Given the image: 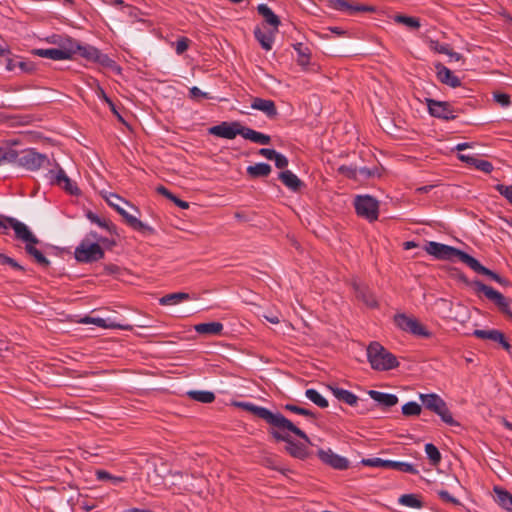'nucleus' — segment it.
I'll return each mask as SVG.
<instances>
[{"label":"nucleus","instance_id":"f257e3e1","mask_svg":"<svg viewBox=\"0 0 512 512\" xmlns=\"http://www.w3.org/2000/svg\"><path fill=\"white\" fill-rule=\"evenodd\" d=\"M233 405L265 421L269 425L268 434L276 442H285V451L291 457L300 460H305L309 457L308 448L305 443L311 444L310 438L283 414L280 412L274 413L265 407L251 402L235 401Z\"/></svg>","mask_w":512,"mask_h":512},{"label":"nucleus","instance_id":"f03ea898","mask_svg":"<svg viewBox=\"0 0 512 512\" xmlns=\"http://www.w3.org/2000/svg\"><path fill=\"white\" fill-rule=\"evenodd\" d=\"M6 220L8 221L11 228H13L16 238L26 243V253L32 256L39 265L48 267L50 265V261L43 255L40 250L35 247V245L39 243V239L29 230V228L24 223L18 221L15 218H7Z\"/></svg>","mask_w":512,"mask_h":512},{"label":"nucleus","instance_id":"7ed1b4c3","mask_svg":"<svg viewBox=\"0 0 512 512\" xmlns=\"http://www.w3.org/2000/svg\"><path fill=\"white\" fill-rule=\"evenodd\" d=\"M367 359L371 368L377 371H388L399 366L396 356L376 341L368 345Z\"/></svg>","mask_w":512,"mask_h":512},{"label":"nucleus","instance_id":"20e7f679","mask_svg":"<svg viewBox=\"0 0 512 512\" xmlns=\"http://www.w3.org/2000/svg\"><path fill=\"white\" fill-rule=\"evenodd\" d=\"M422 405L431 412L437 414L441 420L449 426H459L450 412L446 402L436 393L420 394Z\"/></svg>","mask_w":512,"mask_h":512},{"label":"nucleus","instance_id":"39448f33","mask_svg":"<svg viewBox=\"0 0 512 512\" xmlns=\"http://www.w3.org/2000/svg\"><path fill=\"white\" fill-rule=\"evenodd\" d=\"M467 285L474 288L477 293H484V295L499 308L501 313L507 316L512 321V311L506 297L500 292L482 283L479 280L469 281L466 277L461 278Z\"/></svg>","mask_w":512,"mask_h":512},{"label":"nucleus","instance_id":"423d86ee","mask_svg":"<svg viewBox=\"0 0 512 512\" xmlns=\"http://www.w3.org/2000/svg\"><path fill=\"white\" fill-rule=\"evenodd\" d=\"M424 250L429 255L435 257L438 260H444V261H454V259H458L462 263L465 264V261L468 257V253L450 246L446 244H442L435 241H429L426 243Z\"/></svg>","mask_w":512,"mask_h":512},{"label":"nucleus","instance_id":"0eeeda50","mask_svg":"<svg viewBox=\"0 0 512 512\" xmlns=\"http://www.w3.org/2000/svg\"><path fill=\"white\" fill-rule=\"evenodd\" d=\"M106 200L108 205L114 208L124 218L126 224L133 230L138 231L143 235H152L155 233L154 228L143 223L135 216H132L120 206V202H124V199L122 197L112 193Z\"/></svg>","mask_w":512,"mask_h":512},{"label":"nucleus","instance_id":"6e6552de","mask_svg":"<svg viewBox=\"0 0 512 512\" xmlns=\"http://www.w3.org/2000/svg\"><path fill=\"white\" fill-rule=\"evenodd\" d=\"M75 259L80 263H93L104 258L105 253L101 245L84 238L75 248Z\"/></svg>","mask_w":512,"mask_h":512},{"label":"nucleus","instance_id":"1a4fd4ad","mask_svg":"<svg viewBox=\"0 0 512 512\" xmlns=\"http://www.w3.org/2000/svg\"><path fill=\"white\" fill-rule=\"evenodd\" d=\"M356 214L369 222H374L379 216V201L371 195H357L354 199Z\"/></svg>","mask_w":512,"mask_h":512},{"label":"nucleus","instance_id":"9d476101","mask_svg":"<svg viewBox=\"0 0 512 512\" xmlns=\"http://www.w3.org/2000/svg\"><path fill=\"white\" fill-rule=\"evenodd\" d=\"M19 166L29 171H37L40 168H49L52 164L47 155L30 148L20 152Z\"/></svg>","mask_w":512,"mask_h":512},{"label":"nucleus","instance_id":"9b49d317","mask_svg":"<svg viewBox=\"0 0 512 512\" xmlns=\"http://www.w3.org/2000/svg\"><path fill=\"white\" fill-rule=\"evenodd\" d=\"M57 170L49 169L45 177L48 179L51 185H57L63 188L67 193L71 195H79L80 189L77 184L73 182L65 173V171L55 163Z\"/></svg>","mask_w":512,"mask_h":512},{"label":"nucleus","instance_id":"f8f14e48","mask_svg":"<svg viewBox=\"0 0 512 512\" xmlns=\"http://www.w3.org/2000/svg\"><path fill=\"white\" fill-rule=\"evenodd\" d=\"M428 111L431 116L444 120H453L456 118V110L447 101H438L434 99H426Z\"/></svg>","mask_w":512,"mask_h":512},{"label":"nucleus","instance_id":"ddd939ff","mask_svg":"<svg viewBox=\"0 0 512 512\" xmlns=\"http://www.w3.org/2000/svg\"><path fill=\"white\" fill-rule=\"evenodd\" d=\"M244 127L239 122H222L219 125L213 126L209 128V134L224 138V139H234L237 135H241L243 137Z\"/></svg>","mask_w":512,"mask_h":512},{"label":"nucleus","instance_id":"4468645a","mask_svg":"<svg viewBox=\"0 0 512 512\" xmlns=\"http://www.w3.org/2000/svg\"><path fill=\"white\" fill-rule=\"evenodd\" d=\"M331 8L346 12L349 15H355L360 12H374L375 8L368 5L352 4L347 0H327Z\"/></svg>","mask_w":512,"mask_h":512},{"label":"nucleus","instance_id":"2eb2a0df","mask_svg":"<svg viewBox=\"0 0 512 512\" xmlns=\"http://www.w3.org/2000/svg\"><path fill=\"white\" fill-rule=\"evenodd\" d=\"M472 335L478 339L482 340H490L496 343H499L507 352H510L511 345L507 341L504 333L499 330L491 329V330H483V329H475Z\"/></svg>","mask_w":512,"mask_h":512},{"label":"nucleus","instance_id":"dca6fc26","mask_svg":"<svg viewBox=\"0 0 512 512\" xmlns=\"http://www.w3.org/2000/svg\"><path fill=\"white\" fill-rule=\"evenodd\" d=\"M317 455L323 463L334 469L345 470L349 467V461L345 457L335 454L331 449H319Z\"/></svg>","mask_w":512,"mask_h":512},{"label":"nucleus","instance_id":"f3484780","mask_svg":"<svg viewBox=\"0 0 512 512\" xmlns=\"http://www.w3.org/2000/svg\"><path fill=\"white\" fill-rule=\"evenodd\" d=\"M78 322L81 324H94L98 327L105 329H120L125 331H131L133 329L132 325L130 324H120L100 317L85 316L81 318Z\"/></svg>","mask_w":512,"mask_h":512},{"label":"nucleus","instance_id":"a211bd4d","mask_svg":"<svg viewBox=\"0 0 512 512\" xmlns=\"http://www.w3.org/2000/svg\"><path fill=\"white\" fill-rule=\"evenodd\" d=\"M434 67L436 69L437 79L452 88H456L461 86L460 79L453 74V72L448 69L445 65H443L440 62H437L434 64Z\"/></svg>","mask_w":512,"mask_h":512},{"label":"nucleus","instance_id":"6ab92c4d","mask_svg":"<svg viewBox=\"0 0 512 512\" xmlns=\"http://www.w3.org/2000/svg\"><path fill=\"white\" fill-rule=\"evenodd\" d=\"M251 108L262 111L270 119H273L278 115L275 102L270 99L255 97L252 100Z\"/></svg>","mask_w":512,"mask_h":512},{"label":"nucleus","instance_id":"aec40b11","mask_svg":"<svg viewBox=\"0 0 512 512\" xmlns=\"http://www.w3.org/2000/svg\"><path fill=\"white\" fill-rule=\"evenodd\" d=\"M278 179L291 191L299 192L305 184L292 171L284 170L279 173Z\"/></svg>","mask_w":512,"mask_h":512},{"label":"nucleus","instance_id":"412c9836","mask_svg":"<svg viewBox=\"0 0 512 512\" xmlns=\"http://www.w3.org/2000/svg\"><path fill=\"white\" fill-rule=\"evenodd\" d=\"M458 158L462 162H465L468 165H471V166L475 167L476 169H478L482 172H485L487 174L491 173L493 171L492 163L487 160L479 159L477 157L465 155V154H459Z\"/></svg>","mask_w":512,"mask_h":512},{"label":"nucleus","instance_id":"4be33fe9","mask_svg":"<svg viewBox=\"0 0 512 512\" xmlns=\"http://www.w3.org/2000/svg\"><path fill=\"white\" fill-rule=\"evenodd\" d=\"M368 395L378 404L386 408L393 407L398 403V397L395 394L369 390Z\"/></svg>","mask_w":512,"mask_h":512},{"label":"nucleus","instance_id":"5701e85b","mask_svg":"<svg viewBox=\"0 0 512 512\" xmlns=\"http://www.w3.org/2000/svg\"><path fill=\"white\" fill-rule=\"evenodd\" d=\"M257 12L264 18L265 22L273 28L274 31H278L281 21L267 4H259L257 6Z\"/></svg>","mask_w":512,"mask_h":512},{"label":"nucleus","instance_id":"b1692460","mask_svg":"<svg viewBox=\"0 0 512 512\" xmlns=\"http://www.w3.org/2000/svg\"><path fill=\"white\" fill-rule=\"evenodd\" d=\"M32 53L36 56L42 58H48L52 60H67L69 59V54L60 50L58 48H47V49H34Z\"/></svg>","mask_w":512,"mask_h":512},{"label":"nucleus","instance_id":"393cba45","mask_svg":"<svg viewBox=\"0 0 512 512\" xmlns=\"http://www.w3.org/2000/svg\"><path fill=\"white\" fill-rule=\"evenodd\" d=\"M276 32L277 31H274L273 29L268 32H264L260 27H256L254 30V36H255V39L261 45V47L264 50L269 51L272 49L274 35Z\"/></svg>","mask_w":512,"mask_h":512},{"label":"nucleus","instance_id":"a878e982","mask_svg":"<svg viewBox=\"0 0 512 512\" xmlns=\"http://www.w3.org/2000/svg\"><path fill=\"white\" fill-rule=\"evenodd\" d=\"M465 264L472 269L474 272L485 275L489 277L492 280H495L498 273L488 269L487 267L483 266L476 258H474L471 255H468Z\"/></svg>","mask_w":512,"mask_h":512},{"label":"nucleus","instance_id":"bb28decb","mask_svg":"<svg viewBox=\"0 0 512 512\" xmlns=\"http://www.w3.org/2000/svg\"><path fill=\"white\" fill-rule=\"evenodd\" d=\"M355 295L357 299L363 301V303L370 308H376L378 306L375 296L367 287L355 285Z\"/></svg>","mask_w":512,"mask_h":512},{"label":"nucleus","instance_id":"cd10ccee","mask_svg":"<svg viewBox=\"0 0 512 512\" xmlns=\"http://www.w3.org/2000/svg\"><path fill=\"white\" fill-rule=\"evenodd\" d=\"M331 392L333 393V395L339 400V401H342L350 406H354L357 404L358 402V397L346 390V389H343V388H339V387H333V386H329Z\"/></svg>","mask_w":512,"mask_h":512},{"label":"nucleus","instance_id":"c85d7f7f","mask_svg":"<svg viewBox=\"0 0 512 512\" xmlns=\"http://www.w3.org/2000/svg\"><path fill=\"white\" fill-rule=\"evenodd\" d=\"M194 328L199 334L219 335L223 330V324L220 322L199 323Z\"/></svg>","mask_w":512,"mask_h":512},{"label":"nucleus","instance_id":"c756f323","mask_svg":"<svg viewBox=\"0 0 512 512\" xmlns=\"http://www.w3.org/2000/svg\"><path fill=\"white\" fill-rule=\"evenodd\" d=\"M243 138L250 140L254 143L261 145H269L271 142V138L269 135L263 134L261 132L255 131L249 127H244Z\"/></svg>","mask_w":512,"mask_h":512},{"label":"nucleus","instance_id":"7c9ffc66","mask_svg":"<svg viewBox=\"0 0 512 512\" xmlns=\"http://www.w3.org/2000/svg\"><path fill=\"white\" fill-rule=\"evenodd\" d=\"M497 503L509 512H512V495L505 489L494 487Z\"/></svg>","mask_w":512,"mask_h":512},{"label":"nucleus","instance_id":"2f4dec72","mask_svg":"<svg viewBox=\"0 0 512 512\" xmlns=\"http://www.w3.org/2000/svg\"><path fill=\"white\" fill-rule=\"evenodd\" d=\"M271 166L268 163H257L247 167L246 172L251 178L267 177L271 173Z\"/></svg>","mask_w":512,"mask_h":512},{"label":"nucleus","instance_id":"473e14b6","mask_svg":"<svg viewBox=\"0 0 512 512\" xmlns=\"http://www.w3.org/2000/svg\"><path fill=\"white\" fill-rule=\"evenodd\" d=\"M190 299H191L190 294H188L186 292H175V293L166 294L163 297H161L159 299V303L163 306L176 305L180 302L187 301Z\"/></svg>","mask_w":512,"mask_h":512},{"label":"nucleus","instance_id":"72a5a7b5","mask_svg":"<svg viewBox=\"0 0 512 512\" xmlns=\"http://www.w3.org/2000/svg\"><path fill=\"white\" fill-rule=\"evenodd\" d=\"M293 47L298 55L297 63L302 67H307L310 64L311 50L303 43H296Z\"/></svg>","mask_w":512,"mask_h":512},{"label":"nucleus","instance_id":"f704fd0d","mask_svg":"<svg viewBox=\"0 0 512 512\" xmlns=\"http://www.w3.org/2000/svg\"><path fill=\"white\" fill-rule=\"evenodd\" d=\"M399 504L414 508L421 509L424 507V502L421 499V496L417 494H403L398 499Z\"/></svg>","mask_w":512,"mask_h":512},{"label":"nucleus","instance_id":"c9c22d12","mask_svg":"<svg viewBox=\"0 0 512 512\" xmlns=\"http://www.w3.org/2000/svg\"><path fill=\"white\" fill-rule=\"evenodd\" d=\"M385 468L394 469L410 474H418V470L412 464L407 462L386 460Z\"/></svg>","mask_w":512,"mask_h":512},{"label":"nucleus","instance_id":"e433bc0d","mask_svg":"<svg viewBox=\"0 0 512 512\" xmlns=\"http://www.w3.org/2000/svg\"><path fill=\"white\" fill-rule=\"evenodd\" d=\"M87 218L92 222L97 224L98 226L106 229L109 233L113 234L116 233V226L107 219L100 218L97 214H95L92 211H88L86 214Z\"/></svg>","mask_w":512,"mask_h":512},{"label":"nucleus","instance_id":"4c0bfd02","mask_svg":"<svg viewBox=\"0 0 512 512\" xmlns=\"http://www.w3.org/2000/svg\"><path fill=\"white\" fill-rule=\"evenodd\" d=\"M415 317L398 313L394 316V324L402 331L409 333Z\"/></svg>","mask_w":512,"mask_h":512},{"label":"nucleus","instance_id":"58836bf2","mask_svg":"<svg viewBox=\"0 0 512 512\" xmlns=\"http://www.w3.org/2000/svg\"><path fill=\"white\" fill-rule=\"evenodd\" d=\"M187 395L191 399L201 402V403H211L215 400V395L211 391L192 390V391H188Z\"/></svg>","mask_w":512,"mask_h":512},{"label":"nucleus","instance_id":"ea45409f","mask_svg":"<svg viewBox=\"0 0 512 512\" xmlns=\"http://www.w3.org/2000/svg\"><path fill=\"white\" fill-rule=\"evenodd\" d=\"M80 48V44L71 37H67L62 40L59 49L69 54V59H72L73 55L77 53Z\"/></svg>","mask_w":512,"mask_h":512},{"label":"nucleus","instance_id":"a19ab883","mask_svg":"<svg viewBox=\"0 0 512 512\" xmlns=\"http://www.w3.org/2000/svg\"><path fill=\"white\" fill-rule=\"evenodd\" d=\"M305 396L320 408L328 407L329 403L317 390L310 388L305 391Z\"/></svg>","mask_w":512,"mask_h":512},{"label":"nucleus","instance_id":"79ce46f5","mask_svg":"<svg viewBox=\"0 0 512 512\" xmlns=\"http://www.w3.org/2000/svg\"><path fill=\"white\" fill-rule=\"evenodd\" d=\"M394 21L396 23L403 24L413 30L419 29L421 26L419 18L402 14L395 15Z\"/></svg>","mask_w":512,"mask_h":512},{"label":"nucleus","instance_id":"37998d69","mask_svg":"<svg viewBox=\"0 0 512 512\" xmlns=\"http://www.w3.org/2000/svg\"><path fill=\"white\" fill-rule=\"evenodd\" d=\"M410 334L422 337V338H430L432 337V332L427 329L425 325H423L418 319H414L413 324L410 329Z\"/></svg>","mask_w":512,"mask_h":512},{"label":"nucleus","instance_id":"c03bdc74","mask_svg":"<svg viewBox=\"0 0 512 512\" xmlns=\"http://www.w3.org/2000/svg\"><path fill=\"white\" fill-rule=\"evenodd\" d=\"M421 411L422 406L415 401H409L401 408L402 414L406 417L419 416Z\"/></svg>","mask_w":512,"mask_h":512},{"label":"nucleus","instance_id":"a18cd8bd","mask_svg":"<svg viewBox=\"0 0 512 512\" xmlns=\"http://www.w3.org/2000/svg\"><path fill=\"white\" fill-rule=\"evenodd\" d=\"M96 479L99 481H111L112 484L117 485L119 483L125 482L126 478L122 476H114L110 474L106 470H96L95 472Z\"/></svg>","mask_w":512,"mask_h":512},{"label":"nucleus","instance_id":"49530a36","mask_svg":"<svg viewBox=\"0 0 512 512\" xmlns=\"http://www.w3.org/2000/svg\"><path fill=\"white\" fill-rule=\"evenodd\" d=\"M425 452H426L427 457L430 460L432 465H434V466L439 465L442 457H441V453L439 452L438 448L434 444L427 443L425 445Z\"/></svg>","mask_w":512,"mask_h":512},{"label":"nucleus","instance_id":"de8ad7c7","mask_svg":"<svg viewBox=\"0 0 512 512\" xmlns=\"http://www.w3.org/2000/svg\"><path fill=\"white\" fill-rule=\"evenodd\" d=\"M284 409L286 411H289V412H292L295 414H299V415H303V416L311 418V419H315L317 416V414L315 412H313L309 409L294 405V404H289V403L285 404Z\"/></svg>","mask_w":512,"mask_h":512},{"label":"nucleus","instance_id":"09e8293b","mask_svg":"<svg viewBox=\"0 0 512 512\" xmlns=\"http://www.w3.org/2000/svg\"><path fill=\"white\" fill-rule=\"evenodd\" d=\"M99 51H100L99 49H97L93 46H90V45H86V46L80 45V48L78 49L77 53H79L83 58L94 62L95 59H97V55H98Z\"/></svg>","mask_w":512,"mask_h":512},{"label":"nucleus","instance_id":"8fccbe9b","mask_svg":"<svg viewBox=\"0 0 512 512\" xmlns=\"http://www.w3.org/2000/svg\"><path fill=\"white\" fill-rule=\"evenodd\" d=\"M0 265L9 266L11 269L19 272H25V268L19 264L15 259L0 253Z\"/></svg>","mask_w":512,"mask_h":512},{"label":"nucleus","instance_id":"3c124183","mask_svg":"<svg viewBox=\"0 0 512 512\" xmlns=\"http://www.w3.org/2000/svg\"><path fill=\"white\" fill-rule=\"evenodd\" d=\"M19 157H20V153H18L16 150H14V149L5 150V149L1 148V164L3 162H9V163L16 162L19 165Z\"/></svg>","mask_w":512,"mask_h":512},{"label":"nucleus","instance_id":"603ef678","mask_svg":"<svg viewBox=\"0 0 512 512\" xmlns=\"http://www.w3.org/2000/svg\"><path fill=\"white\" fill-rule=\"evenodd\" d=\"M94 62L100 64L101 66H103L105 68H111V69L117 68L118 70H120V68L116 65V62L114 60H112L107 54H104L101 51H99V53L97 55V59H95Z\"/></svg>","mask_w":512,"mask_h":512},{"label":"nucleus","instance_id":"864d4df0","mask_svg":"<svg viewBox=\"0 0 512 512\" xmlns=\"http://www.w3.org/2000/svg\"><path fill=\"white\" fill-rule=\"evenodd\" d=\"M427 43L430 50L439 54L447 55L451 48L449 44H441L439 41L433 39H428Z\"/></svg>","mask_w":512,"mask_h":512},{"label":"nucleus","instance_id":"5fc2aeb1","mask_svg":"<svg viewBox=\"0 0 512 512\" xmlns=\"http://www.w3.org/2000/svg\"><path fill=\"white\" fill-rule=\"evenodd\" d=\"M338 172L340 174H343L349 179H357L358 176V169L356 167L347 166V165H341L338 168Z\"/></svg>","mask_w":512,"mask_h":512},{"label":"nucleus","instance_id":"6e6d98bb","mask_svg":"<svg viewBox=\"0 0 512 512\" xmlns=\"http://www.w3.org/2000/svg\"><path fill=\"white\" fill-rule=\"evenodd\" d=\"M263 465L267 468H270V469H273V470H276V471H279L281 472L282 474L286 475L288 472H291L290 469L288 468H279L276 464H275V460L271 457H266L263 459Z\"/></svg>","mask_w":512,"mask_h":512},{"label":"nucleus","instance_id":"4d7b16f0","mask_svg":"<svg viewBox=\"0 0 512 512\" xmlns=\"http://www.w3.org/2000/svg\"><path fill=\"white\" fill-rule=\"evenodd\" d=\"M361 463L365 466L385 468L386 460L375 457V458L363 459L361 461Z\"/></svg>","mask_w":512,"mask_h":512},{"label":"nucleus","instance_id":"13d9d810","mask_svg":"<svg viewBox=\"0 0 512 512\" xmlns=\"http://www.w3.org/2000/svg\"><path fill=\"white\" fill-rule=\"evenodd\" d=\"M496 190L512 204V185L497 184Z\"/></svg>","mask_w":512,"mask_h":512},{"label":"nucleus","instance_id":"bf43d9fd","mask_svg":"<svg viewBox=\"0 0 512 512\" xmlns=\"http://www.w3.org/2000/svg\"><path fill=\"white\" fill-rule=\"evenodd\" d=\"M190 40L186 37H181L176 41L175 51L178 55L183 54L189 47Z\"/></svg>","mask_w":512,"mask_h":512},{"label":"nucleus","instance_id":"052dcab7","mask_svg":"<svg viewBox=\"0 0 512 512\" xmlns=\"http://www.w3.org/2000/svg\"><path fill=\"white\" fill-rule=\"evenodd\" d=\"M437 494H438L439 498L444 502L452 503L455 505L460 504L459 500L456 499L455 497H453L452 495H450L449 492L446 490H439V491H437Z\"/></svg>","mask_w":512,"mask_h":512},{"label":"nucleus","instance_id":"680f3d73","mask_svg":"<svg viewBox=\"0 0 512 512\" xmlns=\"http://www.w3.org/2000/svg\"><path fill=\"white\" fill-rule=\"evenodd\" d=\"M275 166L279 169H284L288 166V159L285 155L277 152L276 157L273 158Z\"/></svg>","mask_w":512,"mask_h":512},{"label":"nucleus","instance_id":"e2e57ef3","mask_svg":"<svg viewBox=\"0 0 512 512\" xmlns=\"http://www.w3.org/2000/svg\"><path fill=\"white\" fill-rule=\"evenodd\" d=\"M189 94L192 99H199V98H207L210 99L211 97L208 95V93L202 92L198 87L193 86L189 89Z\"/></svg>","mask_w":512,"mask_h":512},{"label":"nucleus","instance_id":"0e129e2a","mask_svg":"<svg viewBox=\"0 0 512 512\" xmlns=\"http://www.w3.org/2000/svg\"><path fill=\"white\" fill-rule=\"evenodd\" d=\"M494 100L502 106H508L511 103L510 96L505 93H495Z\"/></svg>","mask_w":512,"mask_h":512},{"label":"nucleus","instance_id":"69168bd1","mask_svg":"<svg viewBox=\"0 0 512 512\" xmlns=\"http://www.w3.org/2000/svg\"><path fill=\"white\" fill-rule=\"evenodd\" d=\"M17 67H19L23 72L31 73L35 70V65L30 61H18Z\"/></svg>","mask_w":512,"mask_h":512},{"label":"nucleus","instance_id":"338daca9","mask_svg":"<svg viewBox=\"0 0 512 512\" xmlns=\"http://www.w3.org/2000/svg\"><path fill=\"white\" fill-rule=\"evenodd\" d=\"M377 172H378L377 168L369 169L367 167H362V168L358 169V175H360L366 179L374 177L377 174Z\"/></svg>","mask_w":512,"mask_h":512},{"label":"nucleus","instance_id":"774afa93","mask_svg":"<svg viewBox=\"0 0 512 512\" xmlns=\"http://www.w3.org/2000/svg\"><path fill=\"white\" fill-rule=\"evenodd\" d=\"M276 153V150L270 148H261L259 150V154L268 160H273V158L276 157Z\"/></svg>","mask_w":512,"mask_h":512}]
</instances>
